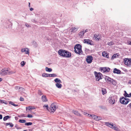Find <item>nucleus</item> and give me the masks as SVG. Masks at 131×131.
I'll return each mask as SVG.
<instances>
[{"label": "nucleus", "instance_id": "a18cd8bd", "mask_svg": "<svg viewBox=\"0 0 131 131\" xmlns=\"http://www.w3.org/2000/svg\"><path fill=\"white\" fill-rule=\"evenodd\" d=\"M24 99L21 97H20V101H24Z\"/></svg>", "mask_w": 131, "mask_h": 131}, {"label": "nucleus", "instance_id": "603ef678", "mask_svg": "<svg viewBox=\"0 0 131 131\" xmlns=\"http://www.w3.org/2000/svg\"><path fill=\"white\" fill-rule=\"evenodd\" d=\"M2 115L0 114V119H2Z\"/></svg>", "mask_w": 131, "mask_h": 131}, {"label": "nucleus", "instance_id": "f3484780", "mask_svg": "<svg viewBox=\"0 0 131 131\" xmlns=\"http://www.w3.org/2000/svg\"><path fill=\"white\" fill-rule=\"evenodd\" d=\"M78 29V28L73 27L71 28V32H73L74 33Z\"/></svg>", "mask_w": 131, "mask_h": 131}, {"label": "nucleus", "instance_id": "4be33fe9", "mask_svg": "<svg viewBox=\"0 0 131 131\" xmlns=\"http://www.w3.org/2000/svg\"><path fill=\"white\" fill-rule=\"evenodd\" d=\"M54 81L55 82L57 83H62L61 81L58 78L56 79H54Z\"/></svg>", "mask_w": 131, "mask_h": 131}, {"label": "nucleus", "instance_id": "72a5a7b5", "mask_svg": "<svg viewBox=\"0 0 131 131\" xmlns=\"http://www.w3.org/2000/svg\"><path fill=\"white\" fill-rule=\"evenodd\" d=\"M49 74L46 73H43L42 74V76L43 77H49Z\"/></svg>", "mask_w": 131, "mask_h": 131}, {"label": "nucleus", "instance_id": "e2e57ef3", "mask_svg": "<svg viewBox=\"0 0 131 131\" xmlns=\"http://www.w3.org/2000/svg\"><path fill=\"white\" fill-rule=\"evenodd\" d=\"M3 103L5 104H7V103L6 102H3Z\"/></svg>", "mask_w": 131, "mask_h": 131}, {"label": "nucleus", "instance_id": "473e14b6", "mask_svg": "<svg viewBox=\"0 0 131 131\" xmlns=\"http://www.w3.org/2000/svg\"><path fill=\"white\" fill-rule=\"evenodd\" d=\"M124 95L125 97H129V94L127 93L125 91H124Z\"/></svg>", "mask_w": 131, "mask_h": 131}, {"label": "nucleus", "instance_id": "ddd939ff", "mask_svg": "<svg viewBox=\"0 0 131 131\" xmlns=\"http://www.w3.org/2000/svg\"><path fill=\"white\" fill-rule=\"evenodd\" d=\"M21 51L23 52H25V53L26 54H28L29 53V50L27 48L26 49H22L21 50Z\"/></svg>", "mask_w": 131, "mask_h": 131}, {"label": "nucleus", "instance_id": "aec40b11", "mask_svg": "<svg viewBox=\"0 0 131 131\" xmlns=\"http://www.w3.org/2000/svg\"><path fill=\"white\" fill-rule=\"evenodd\" d=\"M73 113L75 115L78 116H80L81 114L75 110H73Z\"/></svg>", "mask_w": 131, "mask_h": 131}, {"label": "nucleus", "instance_id": "09e8293b", "mask_svg": "<svg viewBox=\"0 0 131 131\" xmlns=\"http://www.w3.org/2000/svg\"><path fill=\"white\" fill-rule=\"evenodd\" d=\"M27 117H28L31 118L32 117V116L31 115L28 114L27 115Z\"/></svg>", "mask_w": 131, "mask_h": 131}, {"label": "nucleus", "instance_id": "20e7f679", "mask_svg": "<svg viewBox=\"0 0 131 131\" xmlns=\"http://www.w3.org/2000/svg\"><path fill=\"white\" fill-rule=\"evenodd\" d=\"M96 80L97 81H99L100 79H102L101 76L102 75V74L100 73H97L95 71L94 72Z\"/></svg>", "mask_w": 131, "mask_h": 131}, {"label": "nucleus", "instance_id": "5fc2aeb1", "mask_svg": "<svg viewBox=\"0 0 131 131\" xmlns=\"http://www.w3.org/2000/svg\"><path fill=\"white\" fill-rule=\"evenodd\" d=\"M88 31V29H86L85 30V31L84 30V33L86 32H87Z\"/></svg>", "mask_w": 131, "mask_h": 131}, {"label": "nucleus", "instance_id": "bf43d9fd", "mask_svg": "<svg viewBox=\"0 0 131 131\" xmlns=\"http://www.w3.org/2000/svg\"><path fill=\"white\" fill-rule=\"evenodd\" d=\"M17 88H18L19 89H20V88H21V89L23 88H22L20 87H19V86H18L17 87Z\"/></svg>", "mask_w": 131, "mask_h": 131}, {"label": "nucleus", "instance_id": "052dcab7", "mask_svg": "<svg viewBox=\"0 0 131 131\" xmlns=\"http://www.w3.org/2000/svg\"><path fill=\"white\" fill-rule=\"evenodd\" d=\"M128 83H129V84H131V80H130L129 81V82H128Z\"/></svg>", "mask_w": 131, "mask_h": 131}, {"label": "nucleus", "instance_id": "a19ab883", "mask_svg": "<svg viewBox=\"0 0 131 131\" xmlns=\"http://www.w3.org/2000/svg\"><path fill=\"white\" fill-rule=\"evenodd\" d=\"M15 72H14L12 71H8V74H12L13 73H15Z\"/></svg>", "mask_w": 131, "mask_h": 131}, {"label": "nucleus", "instance_id": "6e6552de", "mask_svg": "<svg viewBox=\"0 0 131 131\" xmlns=\"http://www.w3.org/2000/svg\"><path fill=\"white\" fill-rule=\"evenodd\" d=\"M93 57L91 56H88L86 59V61L88 63H90L93 60Z\"/></svg>", "mask_w": 131, "mask_h": 131}, {"label": "nucleus", "instance_id": "9d476101", "mask_svg": "<svg viewBox=\"0 0 131 131\" xmlns=\"http://www.w3.org/2000/svg\"><path fill=\"white\" fill-rule=\"evenodd\" d=\"M111 78L108 77L106 76L105 78L106 81L109 84H111L112 82V79Z\"/></svg>", "mask_w": 131, "mask_h": 131}, {"label": "nucleus", "instance_id": "0e129e2a", "mask_svg": "<svg viewBox=\"0 0 131 131\" xmlns=\"http://www.w3.org/2000/svg\"><path fill=\"white\" fill-rule=\"evenodd\" d=\"M88 115L89 116H90V115H91V114H88Z\"/></svg>", "mask_w": 131, "mask_h": 131}, {"label": "nucleus", "instance_id": "8fccbe9b", "mask_svg": "<svg viewBox=\"0 0 131 131\" xmlns=\"http://www.w3.org/2000/svg\"><path fill=\"white\" fill-rule=\"evenodd\" d=\"M127 107H129L130 108H131V103L128 105Z\"/></svg>", "mask_w": 131, "mask_h": 131}, {"label": "nucleus", "instance_id": "bb28decb", "mask_svg": "<svg viewBox=\"0 0 131 131\" xmlns=\"http://www.w3.org/2000/svg\"><path fill=\"white\" fill-rule=\"evenodd\" d=\"M102 92L103 95L106 93V90L105 89L103 88L102 89Z\"/></svg>", "mask_w": 131, "mask_h": 131}, {"label": "nucleus", "instance_id": "f704fd0d", "mask_svg": "<svg viewBox=\"0 0 131 131\" xmlns=\"http://www.w3.org/2000/svg\"><path fill=\"white\" fill-rule=\"evenodd\" d=\"M107 44L109 46H112V45H114V43L112 41H111L110 42L108 43Z\"/></svg>", "mask_w": 131, "mask_h": 131}, {"label": "nucleus", "instance_id": "5701e85b", "mask_svg": "<svg viewBox=\"0 0 131 131\" xmlns=\"http://www.w3.org/2000/svg\"><path fill=\"white\" fill-rule=\"evenodd\" d=\"M56 85L57 87L59 88H61L62 86V85L60 83H57L56 84Z\"/></svg>", "mask_w": 131, "mask_h": 131}, {"label": "nucleus", "instance_id": "7c9ffc66", "mask_svg": "<svg viewBox=\"0 0 131 131\" xmlns=\"http://www.w3.org/2000/svg\"><path fill=\"white\" fill-rule=\"evenodd\" d=\"M45 70H46L49 72H50L52 71V70L50 68H48L47 67H46L45 68Z\"/></svg>", "mask_w": 131, "mask_h": 131}, {"label": "nucleus", "instance_id": "6e6d98bb", "mask_svg": "<svg viewBox=\"0 0 131 131\" xmlns=\"http://www.w3.org/2000/svg\"><path fill=\"white\" fill-rule=\"evenodd\" d=\"M83 114L84 115H86L87 114H88V113H85V112H84L83 113Z\"/></svg>", "mask_w": 131, "mask_h": 131}, {"label": "nucleus", "instance_id": "58836bf2", "mask_svg": "<svg viewBox=\"0 0 131 131\" xmlns=\"http://www.w3.org/2000/svg\"><path fill=\"white\" fill-rule=\"evenodd\" d=\"M26 62L24 61H22L20 63L21 66L22 67L24 66Z\"/></svg>", "mask_w": 131, "mask_h": 131}, {"label": "nucleus", "instance_id": "7ed1b4c3", "mask_svg": "<svg viewBox=\"0 0 131 131\" xmlns=\"http://www.w3.org/2000/svg\"><path fill=\"white\" fill-rule=\"evenodd\" d=\"M8 69H2L1 71L0 74L1 75H6L8 74Z\"/></svg>", "mask_w": 131, "mask_h": 131}, {"label": "nucleus", "instance_id": "864d4df0", "mask_svg": "<svg viewBox=\"0 0 131 131\" xmlns=\"http://www.w3.org/2000/svg\"><path fill=\"white\" fill-rule=\"evenodd\" d=\"M128 45H131V42L130 41H129L128 42Z\"/></svg>", "mask_w": 131, "mask_h": 131}, {"label": "nucleus", "instance_id": "f257e3e1", "mask_svg": "<svg viewBox=\"0 0 131 131\" xmlns=\"http://www.w3.org/2000/svg\"><path fill=\"white\" fill-rule=\"evenodd\" d=\"M81 46L79 44L76 45L74 47L75 52L79 55L82 54V52L81 49Z\"/></svg>", "mask_w": 131, "mask_h": 131}, {"label": "nucleus", "instance_id": "f03ea898", "mask_svg": "<svg viewBox=\"0 0 131 131\" xmlns=\"http://www.w3.org/2000/svg\"><path fill=\"white\" fill-rule=\"evenodd\" d=\"M129 99L123 96L120 98L119 101L122 104H127L129 102Z\"/></svg>", "mask_w": 131, "mask_h": 131}, {"label": "nucleus", "instance_id": "2eb2a0df", "mask_svg": "<svg viewBox=\"0 0 131 131\" xmlns=\"http://www.w3.org/2000/svg\"><path fill=\"white\" fill-rule=\"evenodd\" d=\"M113 72V73H114L120 74L121 73V71L119 70L116 68H115L114 69Z\"/></svg>", "mask_w": 131, "mask_h": 131}, {"label": "nucleus", "instance_id": "3c124183", "mask_svg": "<svg viewBox=\"0 0 131 131\" xmlns=\"http://www.w3.org/2000/svg\"><path fill=\"white\" fill-rule=\"evenodd\" d=\"M25 26L28 27H29V25L27 24H25Z\"/></svg>", "mask_w": 131, "mask_h": 131}, {"label": "nucleus", "instance_id": "ea45409f", "mask_svg": "<svg viewBox=\"0 0 131 131\" xmlns=\"http://www.w3.org/2000/svg\"><path fill=\"white\" fill-rule=\"evenodd\" d=\"M84 34V30L83 31L80 32L79 33V35H81V36H83Z\"/></svg>", "mask_w": 131, "mask_h": 131}, {"label": "nucleus", "instance_id": "680f3d73", "mask_svg": "<svg viewBox=\"0 0 131 131\" xmlns=\"http://www.w3.org/2000/svg\"><path fill=\"white\" fill-rule=\"evenodd\" d=\"M2 80V79L0 78V82Z\"/></svg>", "mask_w": 131, "mask_h": 131}, {"label": "nucleus", "instance_id": "338daca9", "mask_svg": "<svg viewBox=\"0 0 131 131\" xmlns=\"http://www.w3.org/2000/svg\"><path fill=\"white\" fill-rule=\"evenodd\" d=\"M15 127L17 129V125H16L15 126Z\"/></svg>", "mask_w": 131, "mask_h": 131}, {"label": "nucleus", "instance_id": "37998d69", "mask_svg": "<svg viewBox=\"0 0 131 131\" xmlns=\"http://www.w3.org/2000/svg\"><path fill=\"white\" fill-rule=\"evenodd\" d=\"M38 93L39 95H42L43 94L41 92L40 90H38Z\"/></svg>", "mask_w": 131, "mask_h": 131}, {"label": "nucleus", "instance_id": "c9c22d12", "mask_svg": "<svg viewBox=\"0 0 131 131\" xmlns=\"http://www.w3.org/2000/svg\"><path fill=\"white\" fill-rule=\"evenodd\" d=\"M9 104L15 106H18V105H16L14 104L13 102L11 101L9 102Z\"/></svg>", "mask_w": 131, "mask_h": 131}, {"label": "nucleus", "instance_id": "13d9d810", "mask_svg": "<svg viewBox=\"0 0 131 131\" xmlns=\"http://www.w3.org/2000/svg\"><path fill=\"white\" fill-rule=\"evenodd\" d=\"M129 97H130L131 96V93H130L129 94Z\"/></svg>", "mask_w": 131, "mask_h": 131}, {"label": "nucleus", "instance_id": "f8f14e48", "mask_svg": "<svg viewBox=\"0 0 131 131\" xmlns=\"http://www.w3.org/2000/svg\"><path fill=\"white\" fill-rule=\"evenodd\" d=\"M101 37L100 35L99 34L94 35L93 38L96 40L99 41L101 39Z\"/></svg>", "mask_w": 131, "mask_h": 131}, {"label": "nucleus", "instance_id": "423d86ee", "mask_svg": "<svg viewBox=\"0 0 131 131\" xmlns=\"http://www.w3.org/2000/svg\"><path fill=\"white\" fill-rule=\"evenodd\" d=\"M49 109L52 112H54L56 110V105L54 103L52 104L50 106Z\"/></svg>", "mask_w": 131, "mask_h": 131}, {"label": "nucleus", "instance_id": "de8ad7c7", "mask_svg": "<svg viewBox=\"0 0 131 131\" xmlns=\"http://www.w3.org/2000/svg\"><path fill=\"white\" fill-rule=\"evenodd\" d=\"M112 128H113L114 129L116 130H117L118 129V128L117 127H116L113 126Z\"/></svg>", "mask_w": 131, "mask_h": 131}, {"label": "nucleus", "instance_id": "49530a36", "mask_svg": "<svg viewBox=\"0 0 131 131\" xmlns=\"http://www.w3.org/2000/svg\"><path fill=\"white\" fill-rule=\"evenodd\" d=\"M116 54H114L112 56V59H114L115 58H116Z\"/></svg>", "mask_w": 131, "mask_h": 131}, {"label": "nucleus", "instance_id": "b1692460", "mask_svg": "<svg viewBox=\"0 0 131 131\" xmlns=\"http://www.w3.org/2000/svg\"><path fill=\"white\" fill-rule=\"evenodd\" d=\"M90 116L92 117V118L95 120L97 121V116L94 115H90Z\"/></svg>", "mask_w": 131, "mask_h": 131}, {"label": "nucleus", "instance_id": "9b49d317", "mask_svg": "<svg viewBox=\"0 0 131 131\" xmlns=\"http://www.w3.org/2000/svg\"><path fill=\"white\" fill-rule=\"evenodd\" d=\"M65 51V50L62 49H60L58 51V53L60 56L63 57V55L64 54Z\"/></svg>", "mask_w": 131, "mask_h": 131}, {"label": "nucleus", "instance_id": "4c0bfd02", "mask_svg": "<svg viewBox=\"0 0 131 131\" xmlns=\"http://www.w3.org/2000/svg\"><path fill=\"white\" fill-rule=\"evenodd\" d=\"M32 124V123L31 122L25 123V125L26 126L31 125Z\"/></svg>", "mask_w": 131, "mask_h": 131}, {"label": "nucleus", "instance_id": "2f4dec72", "mask_svg": "<svg viewBox=\"0 0 131 131\" xmlns=\"http://www.w3.org/2000/svg\"><path fill=\"white\" fill-rule=\"evenodd\" d=\"M26 120L24 119H19V123H25L26 122Z\"/></svg>", "mask_w": 131, "mask_h": 131}, {"label": "nucleus", "instance_id": "c85d7f7f", "mask_svg": "<svg viewBox=\"0 0 131 131\" xmlns=\"http://www.w3.org/2000/svg\"><path fill=\"white\" fill-rule=\"evenodd\" d=\"M128 65H127V66H128L129 67H131V59H128Z\"/></svg>", "mask_w": 131, "mask_h": 131}, {"label": "nucleus", "instance_id": "e433bc0d", "mask_svg": "<svg viewBox=\"0 0 131 131\" xmlns=\"http://www.w3.org/2000/svg\"><path fill=\"white\" fill-rule=\"evenodd\" d=\"M34 109V108H33L30 107V106H29L28 107H26V109L27 111V110L28 109L29 110H31L33 109Z\"/></svg>", "mask_w": 131, "mask_h": 131}, {"label": "nucleus", "instance_id": "412c9836", "mask_svg": "<svg viewBox=\"0 0 131 131\" xmlns=\"http://www.w3.org/2000/svg\"><path fill=\"white\" fill-rule=\"evenodd\" d=\"M128 58H125L124 59V63L126 65H128Z\"/></svg>", "mask_w": 131, "mask_h": 131}, {"label": "nucleus", "instance_id": "39448f33", "mask_svg": "<svg viewBox=\"0 0 131 131\" xmlns=\"http://www.w3.org/2000/svg\"><path fill=\"white\" fill-rule=\"evenodd\" d=\"M115 97L113 95L111 96L109 99V103L111 104H113L115 102Z\"/></svg>", "mask_w": 131, "mask_h": 131}, {"label": "nucleus", "instance_id": "c756f323", "mask_svg": "<svg viewBox=\"0 0 131 131\" xmlns=\"http://www.w3.org/2000/svg\"><path fill=\"white\" fill-rule=\"evenodd\" d=\"M49 77H56L57 75L55 74H49Z\"/></svg>", "mask_w": 131, "mask_h": 131}, {"label": "nucleus", "instance_id": "69168bd1", "mask_svg": "<svg viewBox=\"0 0 131 131\" xmlns=\"http://www.w3.org/2000/svg\"><path fill=\"white\" fill-rule=\"evenodd\" d=\"M0 101L1 103H3L2 100H0Z\"/></svg>", "mask_w": 131, "mask_h": 131}, {"label": "nucleus", "instance_id": "cd10ccee", "mask_svg": "<svg viewBox=\"0 0 131 131\" xmlns=\"http://www.w3.org/2000/svg\"><path fill=\"white\" fill-rule=\"evenodd\" d=\"M112 84L113 85L116 86L117 84L116 81L113 79H112Z\"/></svg>", "mask_w": 131, "mask_h": 131}, {"label": "nucleus", "instance_id": "6ab92c4d", "mask_svg": "<svg viewBox=\"0 0 131 131\" xmlns=\"http://www.w3.org/2000/svg\"><path fill=\"white\" fill-rule=\"evenodd\" d=\"M102 56L105 57L107 58H108V54L105 52H102Z\"/></svg>", "mask_w": 131, "mask_h": 131}, {"label": "nucleus", "instance_id": "4d7b16f0", "mask_svg": "<svg viewBox=\"0 0 131 131\" xmlns=\"http://www.w3.org/2000/svg\"><path fill=\"white\" fill-rule=\"evenodd\" d=\"M33 10H34L33 8H30V10L31 11Z\"/></svg>", "mask_w": 131, "mask_h": 131}, {"label": "nucleus", "instance_id": "1a4fd4ad", "mask_svg": "<svg viewBox=\"0 0 131 131\" xmlns=\"http://www.w3.org/2000/svg\"><path fill=\"white\" fill-rule=\"evenodd\" d=\"M71 56V52L65 50L64 54L63 55V57L66 58H69Z\"/></svg>", "mask_w": 131, "mask_h": 131}, {"label": "nucleus", "instance_id": "a878e982", "mask_svg": "<svg viewBox=\"0 0 131 131\" xmlns=\"http://www.w3.org/2000/svg\"><path fill=\"white\" fill-rule=\"evenodd\" d=\"M8 125H9V126L11 127H13L14 126V125L12 124V123H6V126H8Z\"/></svg>", "mask_w": 131, "mask_h": 131}, {"label": "nucleus", "instance_id": "79ce46f5", "mask_svg": "<svg viewBox=\"0 0 131 131\" xmlns=\"http://www.w3.org/2000/svg\"><path fill=\"white\" fill-rule=\"evenodd\" d=\"M102 118L100 116H97V121H99L100 120H101L102 119Z\"/></svg>", "mask_w": 131, "mask_h": 131}, {"label": "nucleus", "instance_id": "393cba45", "mask_svg": "<svg viewBox=\"0 0 131 131\" xmlns=\"http://www.w3.org/2000/svg\"><path fill=\"white\" fill-rule=\"evenodd\" d=\"M10 117L9 116H5L3 118V120L4 121H6L8 119L10 118Z\"/></svg>", "mask_w": 131, "mask_h": 131}, {"label": "nucleus", "instance_id": "dca6fc26", "mask_svg": "<svg viewBox=\"0 0 131 131\" xmlns=\"http://www.w3.org/2000/svg\"><path fill=\"white\" fill-rule=\"evenodd\" d=\"M41 100L43 102H46L47 101V100L46 96L43 95L41 97Z\"/></svg>", "mask_w": 131, "mask_h": 131}, {"label": "nucleus", "instance_id": "0eeeda50", "mask_svg": "<svg viewBox=\"0 0 131 131\" xmlns=\"http://www.w3.org/2000/svg\"><path fill=\"white\" fill-rule=\"evenodd\" d=\"M110 69L108 67L101 68L100 69L101 71L102 72H107L109 71Z\"/></svg>", "mask_w": 131, "mask_h": 131}, {"label": "nucleus", "instance_id": "a211bd4d", "mask_svg": "<svg viewBox=\"0 0 131 131\" xmlns=\"http://www.w3.org/2000/svg\"><path fill=\"white\" fill-rule=\"evenodd\" d=\"M105 124L106 126H108L111 128H112L113 126V125L109 124L108 122H105Z\"/></svg>", "mask_w": 131, "mask_h": 131}, {"label": "nucleus", "instance_id": "4468645a", "mask_svg": "<svg viewBox=\"0 0 131 131\" xmlns=\"http://www.w3.org/2000/svg\"><path fill=\"white\" fill-rule=\"evenodd\" d=\"M92 41L89 39H84V43H86L88 44L92 45L91 42Z\"/></svg>", "mask_w": 131, "mask_h": 131}, {"label": "nucleus", "instance_id": "774afa93", "mask_svg": "<svg viewBox=\"0 0 131 131\" xmlns=\"http://www.w3.org/2000/svg\"><path fill=\"white\" fill-rule=\"evenodd\" d=\"M15 119L16 120H17V119H16V118H17V117H15Z\"/></svg>", "mask_w": 131, "mask_h": 131}, {"label": "nucleus", "instance_id": "c03bdc74", "mask_svg": "<svg viewBox=\"0 0 131 131\" xmlns=\"http://www.w3.org/2000/svg\"><path fill=\"white\" fill-rule=\"evenodd\" d=\"M43 107H46V109L48 110V105H43Z\"/></svg>", "mask_w": 131, "mask_h": 131}]
</instances>
